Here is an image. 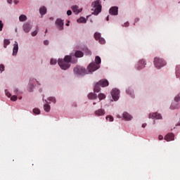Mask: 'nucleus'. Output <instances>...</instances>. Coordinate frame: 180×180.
<instances>
[{
    "mask_svg": "<svg viewBox=\"0 0 180 180\" xmlns=\"http://www.w3.org/2000/svg\"><path fill=\"white\" fill-rule=\"evenodd\" d=\"M88 98H89V99H96V94H95L94 93H90L88 95Z\"/></svg>",
    "mask_w": 180,
    "mask_h": 180,
    "instance_id": "nucleus-27",
    "label": "nucleus"
},
{
    "mask_svg": "<svg viewBox=\"0 0 180 180\" xmlns=\"http://www.w3.org/2000/svg\"><path fill=\"white\" fill-rule=\"evenodd\" d=\"M8 4H12V0H7Z\"/></svg>",
    "mask_w": 180,
    "mask_h": 180,
    "instance_id": "nucleus-47",
    "label": "nucleus"
},
{
    "mask_svg": "<svg viewBox=\"0 0 180 180\" xmlns=\"http://www.w3.org/2000/svg\"><path fill=\"white\" fill-rule=\"evenodd\" d=\"M146 60H144V59H141L138 62V64L136 65V68L138 70H143V68H144V67H146Z\"/></svg>",
    "mask_w": 180,
    "mask_h": 180,
    "instance_id": "nucleus-10",
    "label": "nucleus"
},
{
    "mask_svg": "<svg viewBox=\"0 0 180 180\" xmlns=\"http://www.w3.org/2000/svg\"><path fill=\"white\" fill-rule=\"evenodd\" d=\"M179 126H180V122H179Z\"/></svg>",
    "mask_w": 180,
    "mask_h": 180,
    "instance_id": "nucleus-54",
    "label": "nucleus"
},
{
    "mask_svg": "<svg viewBox=\"0 0 180 180\" xmlns=\"http://www.w3.org/2000/svg\"><path fill=\"white\" fill-rule=\"evenodd\" d=\"M120 91L117 89H114L112 90L111 95L114 101H118L120 98Z\"/></svg>",
    "mask_w": 180,
    "mask_h": 180,
    "instance_id": "nucleus-7",
    "label": "nucleus"
},
{
    "mask_svg": "<svg viewBox=\"0 0 180 180\" xmlns=\"http://www.w3.org/2000/svg\"><path fill=\"white\" fill-rule=\"evenodd\" d=\"M74 73L76 75H86V74H88V72L83 67L77 66L74 68Z\"/></svg>",
    "mask_w": 180,
    "mask_h": 180,
    "instance_id": "nucleus-5",
    "label": "nucleus"
},
{
    "mask_svg": "<svg viewBox=\"0 0 180 180\" xmlns=\"http://www.w3.org/2000/svg\"><path fill=\"white\" fill-rule=\"evenodd\" d=\"M39 13L41 15H46L47 13V8L45 6H42L39 8Z\"/></svg>",
    "mask_w": 180,
    "mask_h": 180,
    "instance_id": "nucleus-19",
    "label": "nucleus"
},
{
    "mask_svg": "<svg viewBox=\"0 0 180 180\" xmlns=\"http://www.w3.org/2000/svg\"><path fill=\"white\" fill-rule=\"evenodd\" d=\"M153 63H154L155 67L158 69L164 67V65H167V62H165L164 59L158 57L155 58Z\"/></svg>",
    "mask_w": 180,
    "mask_h": 180,
    "instance_id": "nucleus-4",
    "label": "nucleus"
},
{
    "mask_svg": "<svg viewBox=\"0 0 180 180\" xmlns=\"http://www.w3.org/2000/svg\"><path fill=\"white\" fill-rule=\"evenodd\" d=\"M105 110L101 108L95 111L96 116H103L105 115Z\"/></svg>",
    "mask_w": 180,
    "mask_h": 180,
    "instance_id": "nucleus-18",
    "label": "nucleus"
},
{
    "mask_svg": "<svg viewBox=\"0 0 180 180\" xmlns=\"http://www.w3.org/2000/svg\"><path fill=\"white\" fill-rule=\"evenodd\" d=\"M98 98L100 101H102V99H105V98H106V96L103 94H99Z\"/></svg>",
    "mask_w": 180,
    "mask_h": 180,
    "instance_id": "nucleus-30",
    "label": "nucleus"
},
{
    "mask_svg": "<svg viewBox=\"0 0 180 180\" xmlns=\"http://www.w3.org/2000/svg\"><path fill=\"white\" fill-rule=\"evenodd\" d=\"M127 94H128V95H130V96H131V98H134V92L132 91L131 89H128L127 91H126Z\"/></svg>",
    "mask_w": 180,
    "mask_h": 180,
    "instance_id": "nucleus-25",
    "label": "nucleus"
},
{
    "mask_svg": "<svg viewBox=\"0 0 180 180\" xmlns=\"http://www.w3.org/2000/svg\"><path fill=\"white\" fill-rule=\"evenodd\" d=\"M106 20L108 21L109 20V15L107 16L106 18Z\"/></svg>",
    "mask_w": 180,
    "mask_h": 180,
    "instance_id": "nucleus-50",
    "label": "nucleus"
},
{
    "mask_svg": "<svg viewBox=\"0 0 180 180\" xmlns=\"http://www.w3.org/2000/svg\"><path fill=\"white\" fill-rule=\"evenodd\" d=\"M139 20H140V19L136 18V19H135V23H137V22H139Z\"/></svg>",
    "mask_w": 180,
    "mask_h": 180,
    "instance_id": "nucleus-46",
    "label": "nucleus"
},
{
    "mask_svg": "<svg viewBox=\"0 0 180 180\" xmlns=\"http://www.w3.org/2000/svg\"><path fill=\"white\" fill-rule=\"evenodd\" d=\"M33 113L35 115H40V110L39 108H34Z\"/></svg>",
    "mask_w": 180,
    "mask_h": 180,
    "instance_id": "nucleus-31",
    "label": "nucleus"
},
{
    "mask_svg": "<svg viewBox=\"0 0 180 180\" xmlns=\"http://www.w3.org/2000/svg\"><path fill=\"white\" fill-rule=\"evenodd\" d=\"M166 141H174L175 140V135L172 133H169L165 136Z\"/></svg>",
    "mask_w": 180,
    "mask_h": 180,
    "instance_id": "nucleus-12",
    "label": "nucleus"
},
{
    "mask_svg": "<svg viewBox=\"0 0 180 180\" xmlns=\"http://www.w3.org/2000/svg\"><path fill=\"white\" fill-rule=\"evenodd\" d=\"M164 139V136L162 135H159L158 140H162Z\"/></svg>",
    "mask_w": 180,
    "mask_h": 180,
    "instance_id": "nucleus-42",
    "label": "nucleus"
},
{
    "mask_svg": "<svg viewBox=\"0 0 180 180\" xmlns=\"http://www.w3.org/2000/svg\"><path fill=\"white\" fill-rule=\"evenodd\" d=\"M11 44V41L9 39H4V47L6 49L8 46Z\"/></svg>",
    "mask_w": 180,
    "mask_h": 180,
    "instance_id": "nucleus-22",
    "label": "nucleus"
},
{
    "mask_svg": "<svg viewBox=\"0 0 180 180\" xmlns=\"http://www.w3.org/2000/svg\"><path fill=\"white\" fill-rule=\"evenodd\" d=\"M66 26H70V22L66 23Z\"/></svg>",
    "mask_w": 180,
    "mask_h": 180,
    "instance_id": "nucleus-51",
    "label": "nucleus"
},
{
    "mask_svg": "<svg viewBox=\"0 0 180 180\" xmlns=\"http://www.w3.org/2000/svg\"><path fill=\"white\" fill-rule=\"evenodd\" d=\"M48 101H50V102H53V103H56V98L54 97L48 98Z\"/></svg>",
    "mask_w": 180,
    "mask_h": 180,
    "instance_id": "nucleus-34",
    "label": "nucleus"
},
{
    "mask_svg": "<svg viewBox=\"0 0 180 180\" xmlns=\"http://www.w3.org/2000/svg\"><path fill=\"white\" fill-rule=\"evenodd\" d=\"M2 29H4V23H2V20H0V32H2Z\"/></svg>",
    "mask_w": 180,
    "mask_h": 180,
    "instance_id": "nucleus-38",
    "label": "nucleus"
},
{
    "mask_svg": "<svg viewBox=\"0 0 180 180\" xmlns=\"http://www.w3.org/2000/svg\"><path fill=\"white\" fill-rule=\"evenodd\" d=\"M5 93H6V96H8V98H11V96H12V95L11 94V93H9V91H7L6 90Z\"/></svg>",
    "mask_w": 180,
    "mask_h": 180,
    "instance_id": "nucleus-40",
    "label": "nucleus"
},
{
    "mask_svg": "<svg viewBox=\"0 0 180 180\" xmlns=\"http://www.w3.org/2000/svg\"><path fill=\"white\" fill-rule=\"evenodd\" d=\"M75 57H77V58H79L81 57H84V53H82V51H77L75 53Z\"/></svg>",
    "mask_w": 180,
    "mask_h": 180,
    "instance_id": "nucleus-20",
    "label": "nucleus"
},
{
    "mask_svg": "<svg viewBox=\"0 0 180 180\" xmlns=\"http://www.w3.org/2000/svg\"><path fill=\"white\" fill-rule=\"evenodd\" d=\"M44 44L45 46H48V44H49V41L45 40V41H44Z\"/></svg>",
    "mask_w": 180,
    "mask_h": 180,
    "instance_id": "nucleus-43",
    "label": "nucleus"
},
{
    "mask_svg": "<svg viewBox=\"0 0 180 180\" xmlns=\"http://www.w3.org/2000/svg\"><path fill=\"white\" fill-rule=\"evenodd\" d=\"M18 50H19V46L18 45V41H15L14 45H13V56H16V54H18Z\"/></svg>",
    "mask_w": 180,
    "mask_h": 180,
    "instance_id": "nucleus-16",
    "label": "nucleus"
},
{
    "mask_svg": "<svg viewBox=\"0 0 180 180\" xmlns=\"http://www.w3.org/2000/svg\"><path fill=\"white\" fill-rule=\"evenodd\" d=\"M146 126H147V124H142V127H143V128L146 127Z\"/></svg>",
    "mask_w": 180,
    "mask_h": 180,
    "instance_id": "nucleus-48",
    "label": "nucleus"
},
{
    "mask_svg": "<svg viewBox=\"0 0 180 180\" xmlns=\"http://www.w3.org/2000/svg\"><path fill=\"white\" fill-rule=\"evenodd\" d=\"M72 10L74 12V13H75V15H78V13H79L80 12H82V8L79 9L78 6L77 5L72 6Z\"/></svg>",
    "mask_w": 180,
    "mask_h": 180,
    "instance_id": "nucleus-14",
    "label": "nucleus"
},
{
    "mask_svg": "<svg viewBox=\"0 0 180 180\" xmlns=\"http://www.w3.org/2000/svg\"><path fill=\"white\" fill-rule=\"evenodd\" d=\"M122 117L124 119V120H131V119H133V117H131L130 115V114H129L128 112H124L122 114Z\"/></svg>",
    "mask_w": 180,
    "mask_h": 180,
    "instance_id": "nucleus-17",
    "label": "nucleus"
},
{
    "mask_svg": "<svg viewBox=\"0 0 180 180\" xmlns=\"http://www.w3.org/2000/svg\"><path fill=\"white\" fill-rule=\"evenodd\" d=\"M4 71H5V65H4L3 64L0 65V72H4Z\"/></svg>",
    "mask_w": 180,
    "mask_h": 180,
    "instance_id": "nucleus-33",
    "label": "nucleus"
},
{
    "mask_svg": "<svg viewBox=\"0 0 180 180\" xmlns=\"http://www.w3.org/2000/svg\"><path fill=\"white\" fill-rule=\"evenodd\" d=\"M93 105H96V103H94Z\"/></svg>",
    "mask_w": 180,
    "mask_h": 180,
    "instance_id": "nucleus-52",
    "label": "nucleus"
},
{
    "mask_svg": "<svg viewBox=\"0 0 180 180\" xmlns=\"http://www.w3.org/2000/svg\"><path fill=\"white\" fill-rule=\"evenodd\" d=\"M92 9L91 11H94L92 13V15H99L102 12V5L101 4V1L97 0L96 1L92 2L91 4Z\"/></svg>",
    "mask_w": 180,
    "mask_h": 180,
    "instance_id": "nucleus-3",
    "label": "nucleus"
},
{
    "mask_svg": "<svg viewBox=\"0 0 180 180\" xmlns=\"http://www.w3.org/2000/svg\"><path fill=\"white\" fill-rule=\"evenodd\" d=\"M44 109L45 112H50V109H51L50 105L45 104L44 105Z\"/></svg>",
    "mask_w": 180,
    "mask_h": 180,
    "instance_id": "nucleus-28",
    "label": "nucleus"
},
{
    "mask_svg": "<svg viewBox=\"0 0 180 180\" xmlns=\"http://www.w3.org/2000/svg\"><path fill=\"white\" fill-rule=\"evenodd\" d=\"M39 32V27H37V30H34L32 32V36L34 37L37 35V32Z\"/></svg>",
    "mask_w": 180,
    "mask_h": 180,
    "instance_id": "nucleus-32",
    "label": "nucleus"
},
{
    "mask_svg": "<svg viewBox=\"0 0 180 180\" xmlns=\"http://www.w3.org/2000/svg\"><path fill=\"white\" fill-rule=\"evenodd\" d=\"M51 65H55V64H57V60L56 59H51Z\"/></svg>",
    "mask_w": 180,
    "mask_h": 180,
    "instance_id": "nucleus-36",
    "label": "nucleus"
},
{
    "mask_svg": "<svg viewBox=\"0 0 180 180\" xmlns=\"http://www.w3.org/2000/svg\"><path fill=\"white\" fill-rule=\"evenodd\" d=\"M94 92H101V84L98 82L94 86Z\"/></svg>",
    "mask_w": 180,
    "mask_h": 180,
    "instance_id": "nucleus-21",
    "label": "nucleus"
},
{
    "mask_svg": "<svg viewBox=\"0 0 180 180\" xmlns=\"http://www.w3.org/2000/svg\"><path fill=\"white\" fill-rule=\"evenodd\" d=\"M22 29L25 33H29L32 30V25L29 22H25L22 26Z\"/></svg>",
    "mask_w": 180,
    "mask_h": 180,
    "instance_id": "nucleus-9",
    "label": "nucleus"
},
{
    "mask_svg": "<svg viewBox=\"0 0 180 180\" xmlns=\"http://www.w3.org/2000/svg\"><path fill=\"white\" fill-rule=\"evenodd\" d=\"M124 26H125V27H127V26H129V22H125Z\"/></svg>",
    "mask_w": 180,
    "mask_h": 180,
    "instance_id": "nucleus-44",
    "label": "nucleus"
},
{
    "mask_svg": "<svg viewBox=\"0 0 180 180\" xmlns=\"http://www.w3.org/2000/svg\"><path fill=\"white\" fill-rule=\"evenodd\" d=\"M94 38L96 39V40H99L101 39V34L96 32L94 34Z\"/></svg>",
    "mask_w": 180,
    "mask_h": 180,
    "instance_id": "nucleus-29",
    "label": "nucleus"
},
{
    "mask_svg": "<svg viewBox=\"0 0 180 180\" xmlns=\"http://www.w3.org/2000/svg\"><path fill=\"white\" fill-rule=\"evenodd\" d=\"M106 120H108L109 122H113V117L112 115H108L106 117Z\"/></svg>",
    "mask_w": 180,
    "mask_h": 180,
    "instance_id": "nucleus-35",
    "label": "nucleus"
},
{
    "mask_svg": "<svg viewBox=\"0 0 180 180\" xmlns=\"http://www.w3.org/2000/svg\"><path fill=\"white\" fill-rule=\"evenodd\" d=\"M72 14V11H71V10H69L67 11L68 16H71Z\"/></svg>",
    "mask_w": 180,
    "mask_h": 180,
    "instance_id": "nucleus-41",
    "label": "nucleus"
},
{
    "mask_svg": "<svg viewBox=\"0 0 180 180\" xmlns=\"http://www.w3.org/2000/svg\"><path fill=\"white\" fill-rule=\"evenodd\" d=\"M89 56H91V54H92V53L91 52V51H89L88 53Z\"/></svg>",
    "mask_w": 180,
    "mask_h": 180,
    "instance_id": "nucleus-49",
    "label": "nucleus"
},
{
    "mask_svg": "<svg viewBox=\"0 0 180 180\" xmlns=\"http://www.w3.org/2000/svg\"><path fill=\"white\" fill-rule=\"evenodd\" d=\"M45 33H47V30H46Z\"/></svg>",
    "mask_w": 180,
    "mask_h": 180,
    "instance_id": "nucleus-53",
    "label": "nucleus"
},
{
    "mask_svg": "<svg viewBox=\"0 0 180 180\" xmlns=\"http://www.w3.org/2000/svg\"><path fill=\"white\" fill-rule=\"evenodd\" d=\"M27 17H26V15H21L19 17L20 22H25V20H27Z\"/></svg>",
    "mask_w": 180,
    "mask_h": 180,
    "instance_id": "nucleus-26",
    "label": "nucleus"
},
{
    "mask_svg": "<svg viewBox=\"0 0 180 180\" xmlns=\"http://www.w3.org/2000/svg\"><path fill=\"white\" fill-rule=\"evenodd\" d=\"M78 23H86V19L84 17H81L80 18L77 19Z\"/></svg>",
    "mask_w": 180,
    "mask_h": 180,
    "instance_id": "nucleus-24",
    "label": "nucleus"
},
{
    "mask_svg": "<svg viewBox=\"0 0 180 180\" xmlns=\"http://www.w3.org/2000/svg\"><path fill=\"white\" fill-rule=\"evenodd\" d=\"M174 101H175V102H173L170 106L171 109H179L180 105L177 102H179V101H180V93L177 96H175Z\"/></svg>",
    "mask_w": 180,
    "mask_h": 180,
    "instance_id": "nucleus-6",
    "label": "nucleus"
},
{
    "mask_svg": "<svg viewBox=\"0 0 180 180\" xmlns=\"http://www.w3.org/2000/svg\"><path fill=\"white\" fill-rule=\"evenodd\" d=\"M98 41L101 43V44H105V39H103V38L99 39Z\"/></svg>",
    "mask_w": 180,
    "mask_h": 180,
    "instance_id": "nucleus-39",
    "label": "nucleus"
},
{
    "mask_svg": "<svg viewBox=\"0 0 180 180\" xmlns=\"http://www.w3.org/2000/svg\"><path fill=\"white\" fill-rule=\"evenodd\" d=\"M71 56H65L64 59H58V64L61 70H68L71 65Z\"/></svg>",
    "mask_w": 180,
    "mask_h": 180,
    "instance_id": "nucleus-1",
    "label": "nucleus"
},
{
    "mask_svg": "<svg viewBox=\"0 0 180 180\" xmlns=\"http://www.w3.org/2000/svg\"><path fill=\"white\" fill-rule=\"evenodd\" d=\"M119 12V8L117 6H112L109 10L110 15H116Z\"/></svg>",
    "mask_w": 180,
    "mask_h": 180,
    "instance_id": "nucleus-11",
    "label": "nucleus"
},
{
    "mask_svg": "<svg viewBox=\"0 0 180 180\" xmlns=\"http://www.w3.org/2000/svg\"><path fill=\"white\" fill-rule=\"evenodd\" d=\"M18 3H19V1H18L17 0L14 1V4H15V5H18Z\"/></svg>",
    "mask_w": 180,
    "mask_h": 180,
    "instance_id": "nucleus-45",
    "label": "nucleus"
},
{
    "mask_svg": "<svg viewBox=\"0 0 180 180\" xmlns=\"http://www.w3.org/2000/svg\"><path fill=\"white\" fill-rule=\"evenodd\" d=\"M56 25L58 30H63L64 29V20H61V18H58L56 21Z\"/></svg>",
    "mask_w": 180,
    "mask_h": 180,
    "instance_id": "nucleus-8",
    "label": "nucleus"
},
{
    "mask_svg": "<svg viewBox=\"0 0 180 180\" xmlns=\"http://www.w3.org/2000/svg\"><path fill=\"white\" fill-rule=\"evenodd\" d=\"M95 63H91L89 65L87 68L89 72H94V71H96V70H99V64H101V57L96 56Z\"/></svg>",
    "mask_w": 180,
    "mask_h": 180,
    "instance_id": "nucleus-2",
    "label": "nucleus"
},
{
    "mask_svg": "<svg viewBox=\"0 0 180 180\" xmlns=\"http://www.w3.org/2000/svg\"><path fill=\"white\" fill-rule=\"evenodd\" d=\"M149 119H161V115L158 112L149 114Z\"/></svg>",
    "mask_w": 180,
    "mask_h": 180,
    "instance_id": "nucleus-15",
    "label": "nucleus"
},
{
    "mask_svg": "<svg viewBox=\"0 0 180 180\" xmlns=\"http://www.w3.org/2000/svg\"><path fill=\"white\" fill-rule=\"evenodd\" d=\"M11 100L13 101V102H15V101H18V96H13L11 98Z\"/></svg>",
    "mask_w": 180,
    "mask_h": 180,
    "instance_id": "nucleus-37",
    "label": "nucleus"
},
{
    "mask_svg": "<svg viewBox=\"0 0 180 180\" xmlns=\"http://www.w3.org/2000/svg\"><path fill=\"white\" fill-rule=\"evenodd\" d=\"M98 83L103 88H105V86H109V82L105 79H101Z\"/></svg>",
    "mask_w": 180,
    "mask_h": 180,
    "instance_id": "nucleus-13",
    "label": "nucleus"
},
{
    "mask_svg": "<svg viewBox=\"0 0 180 180\" xmlns=\"http://www.w3.org/2000/svg\"><path fill=\"white\" fill-rule=\"evenodd\" d=\"M176 76L177 78L180 77V65H177L176 68Z\"/></svg>",
    "mask_w": 180,
    "mask_h": 180,
    "instance_id": "nucleus-23",
    "label": "nucleus"
}]
</instances>
